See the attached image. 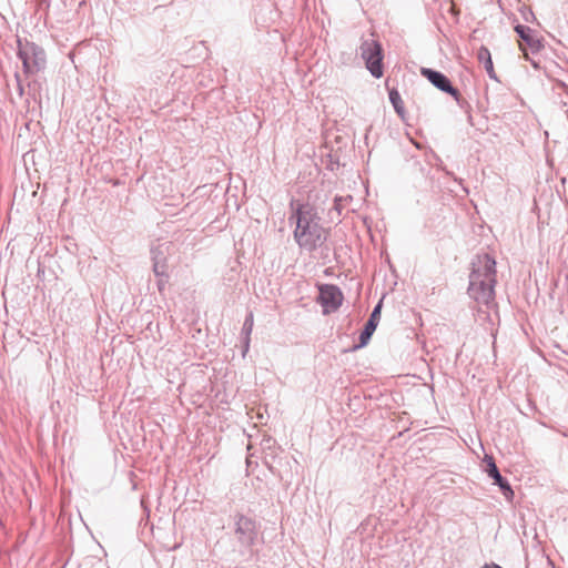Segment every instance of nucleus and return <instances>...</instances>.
Here are the masks:
<instances>
[{
  "instance_id": "f257e3e1",
  "label": "nucleus",
  "mask_w": 568,
  "mask_h": 568,
  "mask_svg": "<svg viewBox=\"0 0 568 568\" xmlns=\"http://www.w3.org/2000/svg\"><path fill=\"white\" fill-rule=\"evenodd\" d=\"M496 262L488 254L478 255L473 263L469 293L478 302L488 303L494 297Z\"/></svg>"
},
{
  "instance_id": "f03ea898",
  "label": "nucleus",
  "mask_w": 568,
  "mask_h": 568,
  "mask_svg": "<svg viewBox=\"0 0 568 568\" xmlns=\"http://www.w3.org/2000/svg\"><path fill=\"white\" fill-rule=\"evenodd\" d=\"M292 215L295 220L296 229L294 237L301 246H314L321 239V227L315 222V213L313 209L301 203H291Z\"/></svg>"
},
{
  "instance_id": "7ed1b4c3",
  "label": "nucleus",
  "mask_w": 568,
  "mask_h": 568,
  "mask_svg": "<svg viewBox=\"0 0 568 568\" xmlns=\"http://www.w3.org/2000/svg\"><path fill=\"white\" fill-rule=\"evenodd\" d=\"M362 57L365 60L366 68L373 77H383V49L379 42L372 40L362 44Z\"/></svg>"
},
{
  "instance_id": "20e7f679",
  "label": "nucleus",
  "mask_w": 568,
  "mask_h": 568,
  "mask_svg": "<svg viewBox=\"0 0 568 568\" xmlns=\"http://www.w3.org/2000/svg\"><path fill=\"white\" fill-rule=\"evenodd\" d=\"M318 298L324 308V312L329 313L336 311L341 306L343 294L337 286L326 284L320 286Z\"/></svg>"
},
{
  "instance_id": "39448f33",
  "label": "nucleus",
  "mask_w": 568,
  "mask_h": 568,
  "mask_svg": "<svg viewBox=\"0 0 568 568\" xmlns=\"http://www.w3.org/2000/svg\"><path fill=\"white\" fill-rule=\"evenodd\" d=\"M420 73L437 89L450 94L454 98H458V90L450 84L448 78L443 73L428 68H422Z\"/></svg>"
},
{
  "instance_id": "423d86ee",
  "label": "nucleus",
  "mask_w": 568,
  "mask_h": 568,
  "mask_svg": "<svg viewBox=\"0 0 568 568\" xmlns=\"http://www.w3.org/2000/svg\"><path fill=\"white\" fill-rule=\"evenodd\" d=\"M486 460H487V465H488V468H487L488 475L491 478H494L495 484L500 487V489L504 491V495L506 496V498L509 500L513 499L514 491H513L511 487L509 486V484L499 474L494 459L491 457H487Z\"/></svg>"
},
{
  "instance_id": "0eeeda50",
  "label": "nucleus",
  "mask_w": 568,
  "mask_h": 568,
  "mask_svg": "<svg viewBox=\"0 0 568 568\" xmlns=\"http://www.w3.org/2000/svg\"><path fill=\"white\" fill-rule=\"evenodd\" d=\"M381 303L374 308L373 313L371 314V317L368 322L365 325L364 331L361 334V346H365L373 335L374 331L376 329L377 323L379 321L381 315Z\"/></svg>"
},
{
  "instance_id": "6e6552de",
  "label": "nucleus",
  "mask_w": 568,
  "mask_h": 568,
  "mask_svg": "<svg viewBox=\"0 0 568 568\" xmlns=\"http://www.w3.org/2000/svg\"><path fill=\"white\" fill-rule=\"evenodd\" d=\"M478 60L484 64L485 70L490 78H495V70L489 50L486 47L479 48L477 52Z\"/></svg>"
},
{
  "instance_id": "1a4fd4ad",
  "label": "nucleus",
  "mask_w": 568,
  "mask_h": 568,
  "mask_svg": "<svg viewBox=\"0 0 568 568\" xmlns=\"http://www.w3.org/2000/svg\"><path fill=\"white\" fill-rule=\"evenodd\" d=\"M389 100H390L394 109L398 113V115H400L403 118L404 116V102L396 89L389 90Z\"/></svg>"
},
{
  "instance_id": "9d476101",
  "label": "nucleus",
  "mask_w": 568,
  "mask_h": 568,
  "mask_svg": "<svg viewBox=\"0 0 568 568\" xmlns=\"http://www.w3.org/2000/svg\"><path fill=\"white\" fill-rule=\"evenodd\" d=\"M515 31L518 33V36L525 40V41H529L530 40V37L528 34L529 32V28L525 27V26H517L515 28Z\"/></svg>"
},
{
  "instance_id": "9b49d317",
  "label": "nucleus",
  "mask_w": 568,
  "mask_h": 568,
  "mask_svg": "<svg viewBox=\"0 0 568 568\" xmlns=\"http://www.w3.org/2000/svg\"><path fill=\"white\" fill-rule=\"evenodd\" d=\"M20 57L22 58V61H23V68L26 70V72H32L33 71V65L30 63V61L28 60L26 53L23 52H20Z\"/></svg>"
},
{
  "instance_id": "f8f14e48",
  "label": "nucleus",
  "mask_w": 568,
  "mask_h": 568,
  "mask_svg": "<svg viewBox=\"0 0 568 568\" xmlns=\"http://www.w3.org/2000/svg\"><path fill=\"white\" fill-rule=\"evenodd\" d=\"M485 568H501V567L495 565L493 567H485Z\"/></svg>"
}]
</instances>
